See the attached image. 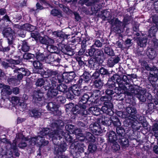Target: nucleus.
I'll return each mask as SVG.
<instances>
[{
    "label": "nucleus",
    "instance_id": "nucleus-1",
    "mask_svg": "<svg viewBox=\"0 0 158 158\" xmlns=\"http://www.w3.org/2000/svg\"><path fill=\"white\" fill-rule=\"evenodd\" d=\"M61 134L57 131H52L48 132L49 139L52 141L54 146V153L56 155H60L67 149V143H72L73 138L68 133L61 131Z\"/></svg>",
    "mask_w": 158,
    "mask_h": 158
},
{
    "label": "nucleus",
    "instance_id": "nucleus-2",
    "mask_svg": "<svg viewBox=\"0 0 158 158\" xmlns=\"http://www.w3.org/2000/svg\"><path fill=\"white\" fill-rule=\"evenodd\" d=\"M82 94L81 95L80 100L77 104L69 102L66 105V112L79 117H85V115H88L89 112L86 110V104L88 102H91L92 98L94 96V93L92 91L87 92L84 93Z\"/></svg>",
    "mask_w": 158,
    "mask_h": 158
},
{
    "label": "nucleus",
    "instance_id": "nucleus-3",
    "mask_svg": "<svg viewBox=\"0 0 158 158\" xmlns=\"http://www.w3.org/2000/svg\"><path fill=\"white\" fill-rule=\"evenodd\" d=\"M113 80L110 77L107 80L106 83L104 86L106 88L105 92L103 91V94L105 93V95L101 96L99 100L102 103L104 104L103 108L108 107L109 109L112 108L114 110V105L112 100V95L114 94L113 88L114 87V84H111V82ZM108 108H107V109Z\"/></svg>",
    "mask_w": 158,
    "mask_h": 158
},
{
    "label": "nucleus",
    "instance_id": "nucleus-4",
    "mask_svg": "<svg viewBox=\"0 0 158 158\" xmlns=\"http://www.w3.org/2000/svg\"><path fill=\"white\" fill-rule=\"evenodd\" d=\"M131 20V17L128 15L125 16L121 22L118 18L111 19L109 21L111 28L115 32L121 33L125 30L126 26L128 24V22Z\"/></svg>",
    "mask_w": 158,
    "mask_h": 158
},
{
    "label": "nucleus",
    "instance_id": "nucleus-5",
    "mask_svg": "<svg viewBox=\"0 0 158 158\" xmlns=\"http://www.w3.org/2000/svg\"><path fill=\"white\" fill-rule=\"evenodd\" d=\"M132 93L136 95V97L141 102H145L147 99L148 102H153L154 98L150 93L147 92L144 88H139L138 86H132L131 89Z\"/></svg>",
    "mask_w": 158,
    "mask_h": 158
},
{
    "label": "nucleus",
    "instance_id": "nucleus-6",
    "mask_svg": "<svg viewBox=\"0 0 158 158\" xmlns=\"http://www.w3.org/2000/svg\"><path fill=\"white\" fill-rule=\"evenodd\" d=\"M131 121L129 119H126L123 122V125L117 127L116 128V132L118 136V137H122L127 135L128 137L134 136V131L133 130L132 126Z\"/></svg>",
    "mask_w": 158,
    "mask_h": 158
},
{
    "label": "nucleus",
    "instance_id": "nucleus-7",
    "mask_svg": "<svg viewBox=\"0 0 158 158\" xmlns=\"http://www.w3.org/2000/svg\"><path fill=\"white\" fill-rule=\"evenodd\" d=\"M113 79L111 81V84H114V87L113 88V91L114 92V94L115 93L118 96L121 97L122 95L123 90L127 89V87L123 86V87H121L119 86L118 87L116 86V84L117 83L119 84L122 83L121 79L120 76L116 73L113 74L112 77H110Z\"/></svg>",
    "mask_w": 158,
    "mask_h": 158
},
{
    "label": "nucleus",
    "instance_id": "nucleus-8",
    "mask_svg": "<svg viewBox=\"0 0 158 158\" xmlns=\"http://www.w3.org/2000/svg\"><path fill=\"white\" fill-rule=\"evenodd\" d=\"M45 91L43 88L35 89L32 95V101L35 105L41 106L45 105L44 94Z\"/></svg>",
    "mask_w": 158,
    "mask_h": 158
},
{
    "label": "nucleus",
    "instance_id": "nucleus-9",
    "mask_svg": "<svg viewBox=\"0 0 158 158\" xmlns=\"http://www.w3.org/2000/svg\"><path fill=\"white\" fill-rule=\"evenodd\" d=\"M104 106V104L103 103V106L101 107V108H100L98 106H92L90 107L89 108L88 110L89 114L90 113L92 114L98 116L100 114H105L107 115L110 116H112L113 115L114 112L112 108H109L108 107L106 108H103V107Z\"/></svg>",
    "mask_w": 158,
    "mask_h": 158
},
{
    "label": "nucleus",
    "instance_id": "nucleus-10",
    "mask_svg": "<svg viewBox=\"0 0 158 158\" xmlns=\"http://www.w3.org/2000/svg\"><path fill=\"white\" fill-rule=\"evenodd\" d=\"M121 104L119 103L118 107H119L122 110H126V112L128 115V117H131L132 118L134 117L137 114V110L134 106L133 105L129 103L127 104L126 103L123 102H121Z\"/></svg>",
    "mask_w": 158,
    "mask_h": 158
},
{
    "label": "nucleus",
    "instance_id": "nucleus-11",
    "mask_svg": "<svg viewBox=\"0 0 158 158\" xmlns=\"http://www.w3.org/2000/svg\"><path fill=\"white\" fill-rule=\"evenodd\" d=\"M131 120L132 124H131V125H132V128L134 131H136L139 130L141 127V125L144 123V120L143 119V117L137 114L133 117L132 119H127Z\"/></svg>",
    "mask_w": 158,
    "mask_h": 158
},
{
    "label": "nucleus",
    "instance_id": "nucleus-12",
    "mask_svg": "<svg viewBox=\"0 0 158 158\" xmlns=\"http://www.w3.org/2000/svg\"><path fill=\"white\" fill-rule=\"evenodd\" d=\"M2 33L4 37L7 39L8 44H14L15 34V31L11 27H9L3 29Z\"/></svg>",
    "mask_w": 158,
    "mask_h": 158
},
{
    "label": "nucleus",
    "instance_id": "nucleus-13",
    "mask_svg": "<svg viewBox=\"0 0 158 158\" xmlns=\"http://www.w3.org/2000/svg\"><path fill=\"white\" fill-rule=\"evenodd\" d=\"M102 0H92L91 2H89L86 5L87 6H91V10L93 13L96 14L99 11L102 7L101 2Z\"/></svg>",
    "mask_w": 158,
    "mask_h": 158
},
{
    "label": "nucleus",
    "instance_id": "nucleus-14",
    "mask_svg": "<svg viewBox=\"0 0 158 158\" xmlns=\"http://www.w3.org/2000/svg\"><path fill=\"white\" fill-rule=\"evenodd\" d=\"M59 105L56 102H48L46 107L48 110L52 112L55 115L60 116L61 114V111L58 110Z\"/></svg>",
    "mask_w": 158,
    "mask_h": 158
},
{
    "label": "nucleus",
    "instance_id": "nucleus-15",
    "mask_svg": "<svg viewBox=\"0 0 158 158\" xmlns=\"http://www.w3.org/2000/svg\"><path fill=\"white\" fill-rule=\"evenodd\" d=\"M100 123L96 121L92 123L89 125V131L91 132L96 135H100L102 132V130Z\"/></svg>",
    "mask_w": 158,
    "mask_h": 158
},
{
    "label": "nucleus",
    "instance_id": "nucleus-16",
    "mask_svg": "<svg viewBox=\"0 0 158 158\" xmlns=\"http://www.w3.org/2000/svg\"><path fill=\"white\" fill-rule=\"evenodd\" d=\"M81 85H79L77 81L76 84L73 85L69 86L70 89L71 90L72 93L75 96H80L85 92V89L84 88L81 89Z\"/></svg>",
    "mask_w": 158,
    "mask_h": 158
},
{
    "label": "nucleus",
    "instance_id": "nucleus-17",
    "mask_svg": "<svg viewBox=\"0 0 158 158\" xmlns=\"http://www.w3.org/2000/svg\"><path fill=\"white\" fill-rule=\"evenodd\" d=\"M32 61L34 67L33 72L35 73L40 74L41 76L44 70L43 66V64L41 61L37 60H34Z\"/></svg>",
    "mask_w": 158,
    "mask_h": 158
},
{
    "label": "nucleus",
    "instance_id": "nucleus-18",
    "mask_svg": "<svg viewBox=\"0 0 158 158\" xmlns=\"http://www.w3.org/2000/svg\"><path fill=\"white\" fill-rule=\"evenodd\" d=\"M49 59L50 61L48 64L56 66L58 65L60 63L62 57L60 54H49Z\"/></svg>",
    "mask_w": 158,
    "mask_h": 158
},
{
    "label": "nucleus",
    "instance_id": "nucleus-19",
    "mask_svg": "<svg viewBox=\"0 0 158 158\" xmlns=\"http://www.w3.org/2000/svg\"><path fill=\"white\" fill-rule=\"evenodd\" d=\"M35 59L41 62L48 63L50 60L49 59V53L47 52L41 53L37 52L35 53Z\"/></svg>",
    "mask_w": 158,
    "mask_h": 158
},
{
    "label": "nucleus",
    "instance_id": "nucleus-20",
    "mask_svg": "<svg viewBox=\"0 0 158 158\" xmlns=\"http://www.w3.org/2000/svg\"><path fill=\"white\" fill-rule=\"evenodd\" d=\"M91 79L90 73L85 70L83 74L80 76L79 80L77 81L79 85H82L83 83H89Z\"/></svg>",
    "mask_w": 158,
    "mask_h": 158
},
{
    "label": "nucleus",
    "instance_id": "nucleus-21",
    "mask_svg": "<svg viewBox=\"0 0 158 158\" xmlns=\"http://www.w3.org/2000/svg\"><path fill=\"white\" fill-rule=\"evenodd\" d=\"M50 127L53 129V131H57L60 133L61 134L62 130L64 127V123L61 120L56 121L52 123L50 125Z\"/></svg>",
    "mask_w": 158,
    "mask_h": 158
},
{
    "label": "nucleus",
    "instance_id": "nucleus-22",
    "mask_svg": "<svg viewBox=\"0 0 158 158\" xmlns=\"http://www.w3.org/2000/svg\"><path fill=\"white\" fill-rule=\"evenodd\" d=\"M33 41V40L31 38H29L21 41V50L24 52H28L29 50L30 46L32 45L31 42Z\"/></svg>",
    "mask_w": 158,
    "mask_h": 158
},
{
    "label": "nucleus",
    "instance_id": "nucleus-23",
    "mask_svg": "<svg viewBox=\"0 0 158 158\" xmlns=\"http://www.w3.org/2000/svg\"><path fill=\"white\" fill-rule=\"evenodd\" d=\"M72 45H64L61 47V51L65 54H68L69 55H73L75 54L74 49L75 47H72Z\"/></svg>",
    "mask_w": 158,
    "mask_h": 158
},
{
    "label": "nucleus",
    "instance_id": "nucleus-24",
    "mask_svg": "<svg viewBox=\"0 0 158 158\" xmlns=\"http://www.w3.org/2000/svg\"><path fill=\"white\" fill-rule=\"evenodd\" d=\"M137 45L141 48L146 47L147 44L148 38L144 35H141L135 39Z\"/></svg>",
    "mask_w": 158,
    "mask_h": 158
},
{
    "label": "nucleus",
    "instance_id": "nucleus-25",
    "mask_svg": "<svg viewBox=\"0 0 158 158\" xmlns=\"http://www.w3.org/2000/svg\"><path fill=\"white\" fill-rule=\"evenodd\" d=\"M44 69L41 74V76L44 78H48L52 76H55L58 73V71L57 70L49 69Z\"/></svg>",
    "mask_w": 158,
    "mask_h": 158
},
{
    "label": "nucleus",
    "instance_id": "nucleus-26",
    "mask_svg": "<svg viewBox=\"0 0 158 158\" xmlns=\"http://www.w3.org/2000/svg\"><path fill=\"white\" fill-rule=\"evenodd\" d=\"M99 72L102 78L105 77H108V80L110 78L112 77L111 74H112L113 72L114 74L116 73L114 72L112 69L110 71H109V70L103 67H101L99 69H98Z\"/></svg>",
    "mask_w": 158,
    "mask_h": 158
},
{
    "label": "nucleus",
    "instance_id": "nucleus-27",
    "mask_svg": "<svg viewBox=\"0 0 158 158\" xmlns=\"http://www.w3.org/2000/svg\"><path fill=\"white\" fill-rule=\"evenodd\" d=\"M96 121L101 125L106 126H110L111 123V119L103 115L97 118Z\"/></svg>",
    "mask_w": 158,
    "mask_h": 158
},
{
    "label": "nucleus",
    "instance_id": "nucleus-28",
    "mask_svg": "<svg viewBox=\"0 0 158 158\" xmlns=\"http://www.w3.org/2000/svg\"><path fill=\"white\" fill-rule=\"evenodd\" d=\"M131 137H128L126 135L122 137H118V143L123 148H125L129 145V138Z\"/></svg>",
    "mask_w": 158,
    "mask_h": 158
},
{
    "label": "nucleus",
    "instance_id": "nucleus-29",
    "mask_svg": "<svg viewBox=\"0 0 158 158\" xmlns=\"http://www.w3.org/2000/svg\"><path fill=\"white\" fill-rule=\"evenodd\" d=\"M150 64H148L146 60H143L141 62V67L143 71H149L150 73H152V71L157 69V67L154 66H150Z\"/></svg>",
    "mask_w": 158,
    "mask_h": 158
},
{
    "label": "nucleus",
    "instance_id": "nucleus-30",
    "mask_svg": "<svg viewBox=\"0 0 158 158\" xmlns=\"http://www.w3.org/2000/svg\"><path fill=\"white\" fill-rule=\"evenodd\" d=\"M99 60L94 57H90L88 60L87 66L90 69H94L97 68L99 65Z\"/></svg>",
    "mask_w": 158,
    "mask_h": 158
},
{
    "label": "nucleus",
    "instance_id": "nucleus-31",
    "mask_svg": "<svg viewBox=\"0 0 158 158\" xmlns=\"http://www.w3.org/2000/svg\"><path fill=\"white\" fill-rule=\"evenodd\" d=\"M135 85L134 86H135ZM133 86H134L133 85ZM132 86V85L130 87V92L127 91V90H124V92H123L122 94H124V95L125 98V103H126L127 104H129V103H131V102H132V101L133 100L132 99V95H135L134 94L131 93V89Z\"/></svg>",
    "mask_w": 158,
    "mask_h": 158
},
{
    "label": "nucleus",
    "instance_id": "nucleus-32",
    "mask_svg": "<svg viewBox=\"0 0 158 158\" xmlns=\"http://www.w3.org/2000/svg\"><path fill=\"white\" fill-rule=\"evenodd\" d=\"M120 59L118 56L111 57L107 60V65L108 67L112 68L120 61Z\"/></svg>",
    "mask_w": 158,
    "mask_h": 158
},
{
    "label": "nucleus",
    "instance_id": "nucleus-33",
    "mask_svg": "<svg viewBox=\"0 0 158 158\" xmlns=\"http://www.w3.org/2000/svg\"><path fill=\"white\" fill-rule=\"evenodd\" d=\"M107 138L109 142L110 143H114L118 140V137L115 132L114 131H110L106 134Z\"/></svg>",
    "mask_w": 158,
    "mask_h": 158
},
{
    "label": "nucleus",
    "instance_id": "nucleus-34",
    "mask_svg": "<svg viewBox=\"0 0 158 158\" xmlns=\"http://www.w3.org/2000/svg\"><path fill=\"white\" fill-rule=\"evenodd\" d=\"M9 144L10 145V150L11 154L16 157H19L20 153L19 152L16 141L14 140L13 143H10Z\"/></svg>",
    "mask_w": 158,
    "mask_h": 158
},
{
    "label": "nucleus",
    "instance_id": "nucleus-35",
    "mask_svg": "<svg viewBox=\"0 0 158 158\" xmlns=\"http://www.w3.org/2000/svg\"><path fill=\"white\" fill-rule=\"evenodd\" d=\"M64 82L66 83H69L72 81L75 77V73L74 72H65Z\"/></svg>",
    "mask_w": 158,
    "mask_h": 158
},
{
    "label": "nucleus",
    "instance_id": "nucleus-36",
    "mask_svg": "<svg viewBox=\"0 0 158 158\" xmlns=\"http://www.w3.org/2000/svg\"><path fill=\"white\" fill-rule=\"evenodd\" d=\"M58 94L59 92L56 87L55 88L52 87L48 90L46 94L47 98L48 99H50L55 98Z\"/></svg>",
    "mask_w": 158,
    "mask_h": 158
},
{
    "label": "nucleus",
    "instance_id": "nucleus-37",
    "mask_svg": "<svg viewBox=\"0 0 158 158\" xmlns=\"http://www.w3.org/2000/svg\"><path fill=\"white\" fill-rule=\"evenodd\" d=\"M98 60L99 61H102L105 59L104 53L103 50L96 48L95 54L93 57Z\"/></svg>",
    "mask_w": 158,
    "mask_h": 158
},
{
    "label": "nucleus",
    "instance_id": "nucleus-38",
    "mask_svg": "<svg viewBox=\"0 0 158 158\" xmlns=\"http://www.w3.org/2000/svg\"><path fill=\"white\" fill-rule=\"evenodd\" d=\"M104 85V82L103 80H102L100 78L93 81L92 86L94 88L98 89V90H97L98 92L99 91L100 89L102 88Z\"/></svg>",
    "mask_w": 158,
    "mask_h": 158
},
{
    "label": "nucleus",
    "instance_id": "nucleus-39",
    "mask_svg": "<svg viewBox=\"0 0 158 158\" xmlns=\"http://www.w3.org/2000/svg\"><path fill=\"white\" fill-rule=\"evenodd\" d=\"M53 34L56 38H58V40H60L58 41L59 43L62 42L65 39H67L68 37V36L67 35L61 31H55L53 32Z\"/></svg>",
    "mask_w": 158,
    "mask_h": 158
},
{
    "label": "nucleus",
    "instance_id": "nucleus-40",
    "mask_svg": "<svg viewBox=\"0 0 158 158\" xmlns=\"http://www.w3.org/2000/svg\"><path fill=\"white\" fill-rule=\"evenodd\" d=\"M152 72L149 73L148 79L150 82L155 83L158 79V69L155 70Z\"/></svg>",
    "mask_w": 158,
    "mask_h": 158
},
{
    "label": "nucleus",
    "instance_id": "nucleus-41",
    "mask_svg": "<svg viewBox=\"0 0 158 158\" xmlns=\"http://www.w3.org/2000/svg\"><path fill=\"white\" fill-rule=\"evenodd\" d=\"M146 54L148 58L151 60H153L156 56V53L153 48H148Z\"/></svg>",
    "mask_w": 158,
    "mask_h": 158
},
{
    "label": "nucleus",
    "instance_id": "nucleus-42",
    "mask_svg": "<svg viewBox=\"0 0 158 158\" xmlns=\"http://www.w3.org/2000/svg\"><path fill=\"white\" fill-rule=\"evenodd\" d=\"M30 113L31 115V117H33L35 118H40L41 114V113L39 109L36 108H32L30 111Z\"/></svg>",
    "mask_w": 158,
    "mask_h": 158
},
{
    "label": "nucleus",
    "instance_id": "nucleus-43",
    "mask_svg": "<svg viewBox=\"0 0 158 158\" xmlns=\"http://www.w3.org/2000/svg\"><path fill=\"white\" fill-rule=\"evenodd\" d=\"M5 21L6 22H11L9 17L6 14L3 16L2 18H0V29L6 27L4 23Z\"/></svg>",
    "mask_w": 158,
    "mask_h": 158
},
{
    "label": "nucleus",
    "instance_id": "nucleus-44",
    "mask_svg": "<svg viewBox=\"0 0 158 158\" xmlns=\"http://www.w3.org/2000/svg\"><path fill=\"white\" fill-rule=\"evenodd\" d=\"M96 138L94 135L89 132L86 133V141L88 143H94L95 142Z\"/></svg>",
    "mask_w": 158,
    "mask_h": 158
},
{
    "label": "nucleus",
    "instance_id": "nucleus-45",
    "mask_svg": "<svg viewBox=\"0 0 158 158\" xmlns=\"http://www.w3.org/2000/svg\"><path fill=\"white\" fill-rule=\"evenodd\" d=\"M70 148V151L73 156V158H78L81 157V153L79 151H77L78 149H76V148H74L73 144L71 145Z\"/></svg>",
    "mask_w": 158,
    "mask_h": 158
},
{
    "label": "nucleus",
    "instance_id": "nucleus-46",
    "mask_svg": "<svg viewBox=\"0 0 158 158\" xmlns=\"http://www.w3.org/2000/svg\"><path fill=\"white\" fill-rule=\"evenodd\" d=\"M96 48L94 47V46H91L88 49H86L85 56L90 57L94 56Z\"/></svg>",
    "mask_w": 158,
    "mask_h": 158
},
{
    "label": "nucleus",
    "instance_id": "nucleus-47",
    "mask_svg": "<svg viewBox=\"0 0 158 158\" xmlns=\"http://www.w3.org/2000/svg\"><path fill=\"white\" fill-rule=\"evenodd\" d=\"M97 145L96 143H89L88 146V153H93L97 150Z\"/></svg>",
    "mask_w": 158,
    "mask_h": 158
},
{
    "label": "nucleus",
    "instance_id": "nucleus-48",
    "mask_svg": "<svg viewBox=\"0 0 158 158\" xmlns=\"http://www.w3.org/2000/svg\"><path fill=\"white\" fill-rule=\"evenodd\" d=\"M60 83L57 85V86L56 87L58 91L65 93L67 91L68 89H69V88L68 87V86L65 84L62 83Z\"/></svg>",
    "mask_w": 158,
    "mask_h": 158
},
{
    "label": "nucleus",
    "instance_id": "nucleus-49",
    "mask_svg": "<svg viewBox=\"0 0 158 158\" xmlns=\"http://www.w3.org/2000/svg\"><path fill=\"white\" fill-rule=\"evenodd\" d=\"M157 29L156 27L155 26H154V25L152 26L149 30L148 37L150 38H151L152 37L153 38H156V34L157 31Z\"/></svg>",
    "mask_w": 158,
    "mask_h": 158
},
{
    "label": "nucleus",
    "instance_id": "nucleus-50",
    "mask_svg": "<svg viewBox=\"0 0 158 158\" xmlns=\"http://www.w3.org/2000/svg\"><path fill=\"white\" fill-rule=\"evenodd\" d=\"M43 77L39 78L35 81V84L36 87H42L44 85L45 80Z\"/></svg>",
    "mask_w": 158,
    "mask_h": 158
},
{
    "label": "nucleus",
    "instance_id": "nucleus-51",
    "mask_svg": "<svg viewBox=\"0 0 158 158\" xmlns=\"http://www.w3.org/2000/svg\"><path fill=\"white\" fill-rule=\"evenodd\" d=\"M40 43L42 44L48 45L49 41V37L48 36L44 35L43 37L40 36L38 39Z\"/></svg>",
    "mask_w": 158,
    "mask_h": 158
},
{
    "label": "nucleus",
    "instance_id": "nucleus-52",
    "mask_svg": "<svg viewBox=\"0 0 158 158\" xmlns=\"http://www.w3.org/2000/svg\"><path fill=\"white\" fill-rule=\"evenodd\" d=\"M76 127V126L71 124L66 125L65 127V129L68 131L67 133H68L71 136V135L74 133Z\"/></svg>",
    "mask_w": 158,
    "mask_h": 158
},
{
    "label": "nucleus",
    "instance_id": "nucleus-53",
    "mask_svg": "<svg viewBox=\"0 0 158 158\" xmlns=\"http://www.w3.org/2000/svg\"><path fill=\"white\" fill-rule=\"evenodd\" d=\"M35 54H33L30 52H25L23 55V58L26 60L32 59L33 60L35 59Z\"/></svg>",
    "mask_w": 158,
    "mask_h": 158
},
{
    "label": "nucleus",
    "instance_id": "nucleus-54",
    "mask_svg": "<svg viewBox=\"0 0 158 158\" xmlns=\"http://www.w3.org/2000/svg\"><path fill=\"white\" fill-rule=\"evenodd\" d=\"M70 87H69V89L65 93V97L66 98L69 100H73L75 98V96L74 94L72 93V91L70 89Z\"/></svg>",
    "mask_w": 158,
    "mask_h": 158
},
{
    "label": "nucleus",
    "instance_id": "nucleus-55",
    "mask_svg": "<svg viewBox=\"0 0 158 158\" xmlns=\"http://www.w3.org/2000/svg\"><path fill=\"white\" fill-rule=\"evenodd\" d=\"M49 129L48 128H44L42 131H40L38 135V137L40 138H44V136H47L48 135L49 132Z\"/></svg>",
    "mask_w": 158,
    "mask_h": 158
},
{
    "label": "nucleus",
    "instance_id": "nucleus-56",
    "mask_svg": "<svg viewBox=\"0 0 158 158\" xmlns=\"http://www.w3.org/2000/svg\"><path fill=\"white\" fill-rule=\"evenodd\" d=\"M111 123L116 128L117 127H119L121 125V123L120 122V120L116 116L112 117V119H111Z\"/></svg>",
    "mask_w": 158,
    "mask_h": 158
},
{
    "label": "nucleus",
    "instance_id": "nucleus-57",
    "mask_svg": "<svg viewBox=\"0 0 158 158\" xmlns=\"http://www.w3.org/2000/svg\"><path fill=\"white\" fill-rule=\"evenodd\" d=\"M105 53L109 56H114V53L112 48L110 47H105L104 49Z\"/></svg>",
    "mask_w": 158,
    "mask_h": 158
},
{
    "label": "nucleus",
    "instance_id": "nucleus-58",
    "mask_svg": "<svg viewBox=\"0 0 158 158\" xmlns=\"http://www.w3.org/2000/svg\"><path fill=\"white\" fill-rule=\"evenodd\" d=\"M64 72L63 73H58H58L55 77L56 78V79L57 80L59 83H62L63 82H64Z\"/></svg>",
    "mask_w": 158,
    "mask_h": 158
},
{
    "label": "nucleus",
    "instance_id": "nucleus-59",
    "mask_svg": "<svg viewBox=\"0 0 158 158\" xmlns=\"http://www.w3.org/2000/svg\"><path fill=\"white\" fill-rule=\"evenodd\" d=\"M22 27L23 29H25L26 31L32 32L34 29L33 26L28 23L24 24L22 25Z\"/></svg>",
    "mask_w": 158,
    "mask_h": 158
},
{
    "label": "nucleus",
    "instance_id": "nucleus-60",
    "mask_svg": "<svg viewBox=\"0 0 158 158\" xmlns=\"http://www.w3.org/2000/svg\"><path fill=\"white\" fill-rule=\"evenodd\" d=\"M14 44L11 45L8 44V46L4 48L2 46V44L0 46V51L4 53L7 52L10 50L11 48H14L13 45Z\"/></svg>",
    "mask_w": 158,
    "mask_h": 158
},
{
    "label": "nucleus",
    "instance_id": "nucleus-61",
    "mask_svg": "<svg viewBox=\"0 0 158 158\" xmlns=\"http://www.w3.org/2000/svg\"><path fill=\"white\" fill-rule=\"evenodd\" d=\"M51 14L54 16H57L59 18L62 16L61 10L56 9H53L51 11Z\"/></svg>",
    "mask_w": 158,
    "mask_h": 158
},
{
    "label": "nucleus",
    "instance_id": "nucleus-62",
    "mask_svg": "<svg viewBox=\"0 0 158 158\" xmlns=\"http://www.w3.org/2000/svg\"><path fill=\"white\" fill-rule=\"evenodd\" d=\"M7 81L9 85L12 86H15L17 84L18 80L16 78L12 76L11 77H9L7 79Z\"/></svg>",
    "mask_w": 158,
    "mask_h": 158
},
{
    "label": "nucleus",
    "instance_id": "nucleus-63",
    "mask_svg": "<svg viewBox=\"0 0 158 158\" xmlns=\"http://www.w3.org/2000/svg\"><path fill=\"white\" fill-rule=\"evenodd\" d=\"M45 82L46 83H45L43 87L41 88H43V90L44 91H46L47 90H48L52 88V86H51V84L50 83V81H49L46 79L45 81Z\"/></svg>",
    "mask_w": 158,
    "mask_h": 158
},
{
    "label": "nucleus",
    "instance_id": "nucleus-64",
    "mask_svg": "<svg viewBox=\"0 0 158 158\" xmlns=\"http://www.w3.org/2000/svg\"><path fill=\"white\" fill-rule=\"evenodd\" d=\"M130 3H128V5L129 8L127 9L128 11L130 13H132L135 9V5L134 2L130 1Z\"/></svg>",
    "mask_w": 158,
    "mask_h": 158
}]
</instances>
